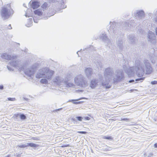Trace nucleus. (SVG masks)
I'll list each match as a JSON object with an SVG mask.
<instances>
[{
  "mask_svg": "<svg viewBox=\"0 0 157 157\" xmlns=\"http://www.w3.org/2000/svg\"><path fill=\"white\" fill-rule=\"evenodd\" d=\"M75 119H73V118L71 119V120L74 123V124H75Z\"/></svg>",
  "mask_w": 157,
  "mask_h": 157,
  "instance_id": "nucleus-48",
  "label": "nucleus"
},
{
  "mask_svg": "<svg viewBox=\"0 0 157 157\" xmlns=\"http://www.w3.org/2000/svg\"><path fill=\"white\" fill-rule=\"evenodd\" d=\"M87 82L81 75H79V86L85 87L86 85Z\"/></svg>",
  "mask_w": 157,
  "mask_h": 157,
  "instance_id": "nucleus-12",
  "label": "nucleus"
},
{
  "mask_svg": "<svg viewBox=\"0 0 157 157\" xmlns=\"http://www.w3.org/2000/svg\"><path fill=\"white\" fill-rule=\"evenodd\" d=\"M46 71L45 76H44V78H47L48 80H51L54 74V71L49 69L48 68H47Z\"/></svg>",
  "mask_w": 157,
  "mask_h": 157,
  "instance_id": "nucleus-11",
  "label": "nucleus"
},
{
  "mask_svg": "<svg viewBox=\"0 0 157 157\" xmlns=\"http://www.w3.org/2000/svg\"><path fill=\"white\" fill-rule=\"evenodd\" d=\"M130 120L129 118H121L120 121H130Z\"/></svg>",
  "mask_w": 157,
  "mask_h": 157,
  "instance_id": "nucleus-37",
  "label": "nucleus"
},
{
  "mask_svg": "<svg viewBox=\"0 0 157 157\" xmlns=\"http://www.w3.org/2000/svg\"><path fill=\"white\" fill-rule=\"evenodd\" d=\"M124 70L129 77L133 76L135 71L137 76L140 77H142L145 72L144 65L139 59L135 61V67H130Z\"/></svg>",
  "mask_w": 157,
  "mask_h": 157,
  "instance_id": "nucleus-1",
  "label": "nucleus"
},
{
  "mask_svg": "<svg viewBox=\"0 0 157 157\" xmlns=\"http://www.w3.org/2000/svg\"><path fill=\"white\" fill-rule=\"evenodd\" d=\"M134 16L136 17H138L139 18L143 17L144 16V14L143 10H140L137 13L134 14Z\"/></svg>",
  "mask_w": 157,
  "mask_h": 157,
  "instance_id": "nucleus-18",
  "label": "nucleus"
},
{
  "mask_svg": "<svg viewBox=\"0 0 157 157\" xmlns=\"http://www.w3.org/2000/svg\"><path fill=\"white\" fill-rule=\"evenodd\" d=\"M90 119V118L88 117H84V120H89Z\"/></svg>",
  "mask_w": 157,
  "mask_h": 157,
  "instance_id": "nucleus-41",
  "label": "nucleus"
},
{
  "mask_svg": "<svg viewBox=\"0 0 157 157\" xmlns=\"http://www.w3.org/2000/svg\"><path fill=\"white\" fill-rule=\"evenodd\" d=\"M20 118L21 120H24L26 119V117L24 114L20 113Z\"/></svg>",
  "mask_w": 157,
  "mask_h": 157,
  "instance_id": "nucleus-31",
  "label": "nucleus"
},
{
  "mask_svg": "<svg viewBox=\"0 0 157 157\" xmlns=\"http://www.w3.org/2000/svg\"><path fill=\"white\" fill-rule=\"evenodd\" d=\"M155 31H156V35H157V28H156V29Z\"/></svg>",
  "mask_w": 157,
  "mask_h": 157,
  "instance_id": "nucleus-56",
  "label": "nucleus"
},
{
  "mask_svg": "<svg viewBox=\"0 0 157 157\" xmlns=\"http://www.w3.org/2000/svg\"><path fill=\"white\" fill-rule=\"evenodd\" d=\"M100 38L103 41L106 40L108 39L107 36L105 34H102Z\"/></svg>",
  "mask_w": 157,
  "mask_h": 157,
  "instance_id": "nucleus-26",
  "label": "nucleus"
},
{
  "mask_svg": "<svg viewBox=\"0 0 157 157\" xmlns=\"http://www.w3.org/2000/svg\"><path fill=\"white\" fill-rule=\"evenodd\" d=\"M125 24H127L128 25V26H129V24H128L127 22H125Z\"/></svg>",
  "mask_w": 157,
  "mask_h": 157,
  "instance_id": "nucleus-59",
  "label": "nucleus"
},
{
  "mask_svg": "<svg viewBox=\"0 0 157 157\" xmlns=\"http://www.w3.org/2000/svg\"><path fill=\"white\" fill-rule=\"evenodd\" d=\"M67 85V87H71L73 86V84L71 83H68V82L66 84H65Z\"/></svg>",
  "mask_w": 157,
  "mask_h": 157,
  "instance_id": "nucleus-35",
  "label": "nucleus"
},
{
  "mask_svg": "<svg viewBox=\"0 0 157 157\" xmlns=\"http://www.w3.org/2000/svg\"><path fill=\"white\" fill-rule=\"evenodd\" d=\"M76 118L78 120V117H77Z\"/></svg>",
  "mask_w": 157,
  "mask_h": 157,
  "instance_id": "nucleus-63",
  "label": "nucleus"
},
{
  "mask_svg": "<svg viewBox=\"0 0 157 157\" xmlns=\"http://www.w3.org/2000/svg\"><path fill=\"white\" fill-rule=\"evenodd\" d=\"M85 73L88 78L90 77L92 74V69L90 68H87L85 70Z\"/></svg>",
  "mask_w": 157,
  "mask_h": 157,
  "instance_id": "nucleus-19",
  "label": "nucleus"
},
{
  "mask_svg": "<svg viewBox=\"0 0 157 157\" xmlns=\"http://www.w3.org/2000/svg\"><path fill=\"white\" fill-rule=\"evenodd\" d=\"M7 68H8V70L10 71H12L13 70L9 66L7 65Z\"/></svg>",
  "mask_w": 157,
  "mask_h": 157,
  "instance_id": "nucleus-38",
  "label": "nucleus"
},
{
  "mask_svg": "<svg viewBox=\"0 0 157 157\" xmlns=\"http://www.w3.org/2000/svg\"><path fill=\"white\" fill-rule=\"evenodd\" d=\"M8 29H12V28L11 27V25H9V27L8 28Z\"/></svg>",
  "mask_w": 157,
  "mask_h": 157,
  "instance_id": "nucleus-49",
  "label": "nucleus"
},
{
  "mask_svg": "<svg viewBox=\"0 0 157 157\" xmlns=\"http://www.w3.org/2000/svg\"><path fill=\"white\" fill-rule=\"evenodd\" d=\"M47 67H44L40 69L36 75V78H44V76H45V73L47 71Z\"/></svg>",
  "mask_w": 157,
  "mask_h": 157,
  "instance_id": "nucleus-10",
  "label": "nucleus"
},
{
  "mask_svg": "<svg viewBox=\"0 0 157 157\" xmlns=\"http://www.w3.org/2000/svg\"><path fill=\"white\" fill-rule=\"evenodd\" d=\"M78 101V99H71L68 102H72V103L75 104H78V102H75L76 101Z\"/></svg>",
  "mask_w": 157,
  "mask_h": 157,
  "instance_id": "nucleus-28",
  "label": "nucleus"
},
{
  "mask_svg": "<svg viewBox=\"0 0 157 157\" xmlns=\"http://www.w3.org/2000/svg\"><path fill=\"white\" fill-rule=\"evenodd\" d=\"M124 67H125V65L123 66V68L124 69Z\"/></svg>",
  "mask_w": 157,
  "mask_h": 157,
  "instance_id": "nucleus-62",
  "label": "nucleus"
},
{
  "mask_svg": "<svg viewBox=\"0 0 157 157\" xmlns=\"http://www.w3.org/2000/svg\"><path fill=\"white\" fill-rule=\"evenodd\" d=\"M62 109V108H59V109H56V110H55L53 111V112H54V111H56V112H57L58 111H59L61 109Z\"/></svg>",
  "mask_w": 157,
  "mask_h": 157,
  "instance_id": "nucleus-45",
  "label": "nucleus"
},
{
  "mask_svg": "<svg viewBox=\"0 0 157 157\" xmlns=\"http://www.w3.org/2000/svg\"><path fill=\"white\" fill-rule=\"evenodd\" d=\"M124 78V73L122 70H118L116 71V78L113 79L114 83L121 81Z\"/></svg>",
  "mask_w": 157,
  "mask_h": 157,
  "instance_id": "nucleus-6",
  "label": "nucleus"
},
{
  "mask_svg": "<svg viewBox=\"0 0 157 157\" xmlns=\"http://www.w3.org/2000/svg\"><path fill=\"white\" fill-rule=\"evenodd\" d=\"M74 81L76 84L77 86H78V76L75 77Z\"/></svg>",
  "mask_w": 157,
  "mask_h": 157,
  "instance_id": "nucleus-30",
  "label": "nucleus"
},
{
  "mask_svg": "<svg viewBox=\"0 0 157 157\" xmlns=\"http://www.w3.org/2000/svg\"><path fill=\"white\" fill-rule=\"evenodd\" d=\"M9 156H10V155H8L6 156L5 157H9Z\"/></svg>",
  "mask_w": 157,
  "mask_h": 157,
  "instance_id": "nucleus-60",
  "label": "nucleus"
},
{
  "mask_svg": "<svg viewBox=\"0 0 157 157\" xmlns=\"http://www.w3.org/2000/svg\"><path fill=\"white\" fill-rule=\"evenodd\" d=\"M50 3L49 2H44L41 6L43 9L46 10L48 9L50 6Z\"/></svg>",
  "mask_w": 157,
  "mask_h": 157,
  "instance_id": "nucleus-21",
  "label": "nucleus"
},
{
  "mask_svg": "<svg viewBox=\"0 0 157 157\" xmlns=\"http://www.w3.org/2000/svg\"><path fill=\"white\" fill-rule=\"evenodd\" d=\"M134 80H130L129 81V82L130 83H131V82H134Z\"/></svg>",
  "mask_w": 157,
  "mask_h": 157,
  "instance_id": "nucleus-51",
  "label": "nucleus"
},
{
  "mask_svg": "<svg viewBox=\"0 0 157 157\" xmlns=\"http://www.w3.org/2000/svg\"><path fill=\"white\" fill-rule=\"evenodd\" d=\"M154 147L155 148L157 147V143H155L154 145Z\"/></svg>",
  "mask_w": 157,
  "mask_h": 157,
  "instance_id": "nucleus-50",
  "label": "nucleus"
},
{
  "mask_svg": "<svg viewBox=\"0 0 157 157\" xmlns=\"http://www.w3.org/2000/svg\"><path fill=\"white\" fill-rule=\"evenodd\" d=\"M1 57L6 60H11V61L10 63V64L13 67L16 68L20 71L23 70L24 69L23 65L21 64V62L17 59L16 56H11L7 53H4L1 54Z\"/></svg>",
  "mask_w": 157,
  "mask_h": 157,
  "instance_id": "nucleus-2",
  "label": "nucleus"
},
{
  "mask_svg": "<svg viewBox=\"0 0 157 157\" xmlns=\"http://www.w3.org/2000/svg\"><path fill=\"white\" fill-rule=\"evenodd\" d=\"M55 1L56 2L59 3L61 4L60 9H64L66 7V6L64 4V0H56Z\"/></svg>",
  "mask_w": 157,
  "mask_h": 157,
  "instance_id": "nucleus-20",
  "label": "nucleus"
},
{
  "mask_svg": "<svg viewBox=\"0 0 157 157\" xmlns=\"http://www.w3.org/2000/svg\"><path fill=\"white\" fill-rule=\"evenodd\" d=\"M71 77L70 74H67L65 76H58L54 77L53 79V82L56 84L59 85L61 83L66 84L69 80Z\"/></svg>",
  "mask_w": 157,
  "mask_h": 157,
  "instance_id": "nucleus-5",
  "label": "nucleus"
},
{
  "mask_svg": "<svg viewBox=\"0 0 157 157\" xmlns=\"http://www.w3.org/2000/svg\"><path fill=\"white\" fill-rule=\"evenodd\" d=\"M155 21L156 22H157V16L155 18Z\"/></svg>",
  "mask_w": 157,
  "mask_h": 157,
  "instance_id": "nucleus-52",
  "label": "nucleus"
},
{
  "mask_svg": "<svg viewBox=\"0 0 157 157\" xmlns=\"http://www.w3.org/2000/svg\"><path fill=\"white\" fill-rule=\"evenodd\" d=\"M155 35L152 32L149 31L148 33V37L149 38V41L150 42H155Z\"/></svg>",
  "mask_w": 157,
  "mask_h": 157,
  "instance_id": "nucleus-13",
  "label": "nucleus"
},
{
  "mask_svg": "<svg viewBox=\"0 0 157 157\" xmlns=\"http://www.w3.org/2000/svg\"><path fill=\"white\" fill-rule=\"evenodd\" d=\"M29 6L33 10L38 9L40 6L39 0H31L29 3Z\"/></svg>",
  "mask_w": 157,
  "mask_h": 157,
  "instance_id": "nucleus-8",
  "label": "nucleus"
},
{
  "mask_svg": "<svg viewBox=\"0 0 157 157\" xmlns=\"http://www.w3.org/2000/svg\"><path fill=\"white\" fill-rule=\"evenodd\" d=\"M39 66V64L37 63H35L33 64L31 67V69L35 70Z\"/></svg>",
  "mask_w": 157,
  "mask_h": 157,
  "instance_id": "nucleus-23",
  "label": "nucleus"
},
{
  "mask_svg": "<svg viewBox=\"0 0 157 157\" xmlns=\"http://www.w3.org/2000/svg\"><path fill=\"white\" fill-rule=\"evenodd\" d=\"M0 2H1L2 3V1L0 0Z\"/></svg>",
  "mask_w": 157,
  "mask_h": 157,
  "instance_id": "nucleus-64",
  "label": "nucleus"
},
{
  "mask_svg": "<svg viewBox=\"0 0 157 157\" xmlns=\"http://www.w3.org/2000/svg\"><path fill=\"white\" fill-rule=\"evenodd\" d=\"M47 16L49 17L54 15L56 12L58 13L56 10H47Z\"/></svg>",
  "mask_w": 157,
  "mask_h": 157,
  "instance_id": "nucleus-22",
  "label": "nucleus"
},
{
  "mask_svg": "<svg viewBox=\"0 0 157 157\" xmlns=\"http://www.w3.org/2000/svg\"><path fill=\"white\" fill-rule=\"evenodd\" d=\"M23 98L25 100H27V98Z\"/></svg>",
  "mask_w": 157,
  "mask_h": 157,
  "instance_id": "nucleus-58",
  "label": "nucleus"
},
{
  "mask_svg": "<svg viewBox=\"0 0 157 157\" xmlns=\"http://www.w3.org/2000/svg\"><path fill=\"white\" fill-rule=\"evenodd\" d=\"M78 51H77V54L78 55Z\"/></svg>",
  "mask_w": 157,
  "mask_h": 157,
  "instance_id": "nucleus-61",
  "label": "nucleus"
},
{
  "mask_svg": "<svg viewBox=\"0 0 157 157\" xmlns=\"http://www.w3.org/2000/svg\"><path fill=\"white\" fill-rule=\"evenodd\" d=\"M13 13V10H1V12L2 18L4 20L11 17Z\"/></svg>",
  "mask_w": 157,
  "mask_h": 157,
  "instance_id": "nucleus-7",
  "label": "nucleus"
},
{
  "mask_svg": "<svg viewBox=\"0 0 157 157\" xmlns=\"http://www.w3.org/2000/svg\"><path fill=\"white\" fill-rule=\"evenodd\" d=\"M122 43L123 42L121 40L117 42L118 46L119 47L120 49H121L122 48Z\"/></svg>",
  "mask_w": 157,
  "mask_h": 157,
  "instance_id": "nucleus-29",
  "label": "nucleus"
},
{
  "mask_svg": "<svg viewBox=\"0 0 157 157\" xmlns=\"http://www.w3.org/2000/svg\"><path fill=\"white\" fill-rule=\"evenodd\" d=\"M113 69L108 67L106 68L104 72L105 78L106 80L105 82H102V85L105 86L106 88H110L111 86V85H108L113 74Z\"/></svg>",
  "mask_w": 157,
  "mask_h": 157,
  "instance_id": "nucleus-3",
  "label": "nucleus"
},
{
  "mask_svg": "<svg viewBox=\"0 0 157 157\" xmlns=\"http://www.w3.org/2000/svg\"><path fill=\"white\" fill-rule=\"evenodd\" d=\"M3 89V85L0 86V89L2 90Z\"/></svg>",
  "mask_w": 157,
  "mask_h": 157,
  "instance_id": "nucleus-46",
  "label": "nucleus"
},
{
  "mask_svg": "<svg viewBox=\"0 0 157 157\" xmlns=\"http://www.w3.org/2000/svg\"><path fill=\"white\" fill-rule=\"evenodd\" d=\"M82 99H87V98H85L83 97V98H79V100Z\"/></svg>",
  "mask_w": 157,
  "mask_h": 157,
  "instance_id": "nucleus-47",
  "label": "nucleus"
},
{
  "mask_svg": "<svg viewBox=\"0 0 157 157\" xmlns=\"http://www.w3.org/2000/svg\"><path fill=\"white\" fill-rule=\"evenodd\" d=\"M110 25L109 28V32H110L111 33H114L116 30L115 27L117 25L116 23L114 21L113 22L110 21Z\"/></svg>",
  "mask_w": 157,
  "mask_h": 157,
  "instance_id": "nucleus-14",
  "label": "nucleus"
},
{
  "mask_svg": "<svg viewBox=\"0 0 157 157\" xmlns=\"http://www.w3.org/2000/svg\"><path fill=\"white\" fill-rule=\"evenodd\" d=\"M8 99L9 101H15L16 100V99L15 98H8Z\"/></svg>",
  "mask_w": 157,
  "mask_h": 157,
  "instance_id": "nucleus-36",
  "label": "nucleus"
},
{
  "mask_svg": "<svg viewBox=\"0 0 157 157\" xmlns=\"http://www.w3.org/2000/svg\"><path fill=\"white\" fill-rule=\"evenodd\" d=\"M134 90H134V89H131V90H129V91L130 92H131L132 91H133Z\"/></svg>",
  "mask_w": 157,
  "mask_h": 157,
  "instance_id": "nucleus-53",
  "label": "nucleus"
},
{
  "mask_svg": "<svg viewBox=\"0 0 157 157\" xmlns=\"http://www.w3.org/2000/svg\"><path fill=\"white\" fill-rule=\"evenodd\" d=\"M28 21L29 22V23L27 24L26 25V26L27 27H30L32 25V18H30L28 19Z\"/></svg>",
  "mask_w": 157,
  "mask_h": 157,
  "instance_id": "nucleus-25",
  "label": "nucleus"
},
{
  "mask_svg": "<svg viewBox=\"0 0 157 157\" xmlns=\"http://www.w3.org/2000/svg\"><path fill=\"white\" fill-rule=\"evenodd\" d=\"M84 117H80L79 116V121H81L83 120H84Z\"/></svg>",
  "mask_w": 157,
  "mask_h": 157,
  "instance_id": "nucleus-42",
  "label": "nucleus"
},
{
  "mask_svg": "<svg viewBox=\"0 0 157 157\" xmlns=\"http://www.w3.org/2000/svg\"><path fill=\"white\" fill-rule=\"evenodd\" d=\"M23 6H24V7H25V6H25V3H24V4H23Z\"/></svg>",
  "mask_w": 157,
  "mask_h": 157,
  "instance_id": "nucleus-57",
  "label": "nucleus"
},
{
  "mask_svg": "<svg viewBox=\"0 0 157 157\" xmlns=\"http://www.w3.org/2000/svg\"><path fill=\"white\" fill-rule=\"evenodd\" d=\"M41 83L45 84H47L48 83V81L45 78H42L40 81Z\"/></svg>",
  "mask_w": 157,
  "mask_h": 157,
  "instance_id": "nucleus-27",
  "label": "nucleus"
},
{
  "mask_svg": "<svg viewBox=\"0 0 157 157\" xmlns=\"http://www.w3.org/2000/svg\"><path fill=\"white\" fill-rule=\"evenodd\" d=\"M48 18L47 17H44V19H45V20H46V19H48Z\"/></svg>",
  "mask_w": 157,
  "mask_h": 157,
  "instance_id": "nucleus-54",
  "label": "nucleus"
},
{
  "mask_svg": "<svg viewBox=\"0 0 157 157\" xmlns=\"http://www.w3.org/2000/svg\"><path fill=\"white\" fill-rule=\"evenodd\" d=\"M144 63L146 67V73L147 74H150L152 70V68L151 67V65L148 60L147 59L144 60Z\"/></svg>",
  "mask_w": 157,
  "mask_h": 157,
  "instance_id": "nucleus-9",
  "label": "nucleus"
},
{
  "mask_svg": "<svg viewBox=\"0 0 157 157\" xmlns=\"http://www.w3.org/2000/svg\"><path fill=\"white\" fill-rule=\"evenodd\" d=\"M34 70L32 69H30V68L27 69L24 71L25 74L29 77H31L33 75L34 73Z\"/></svg>",
  "mask_w": 157,
  "mask_h": 157,
  "instance_id": "nucleus-17",
  "label": "nucleus"
},
{
  "mask_svg": "<svg viewBox=\"0 0 157 157\" xmlns=\"http://www.w3.org/2000/svg\"><path fill=\"white\" fill-rule=\"evenodd\" d=\"M70 147V145L69 144H67L66 145H63L62 146V147Z\"/></svg>",
  "mask_w": 157,
  "mask_h": 157,
  "instance_id": "nucleus-44",
  "label": "nucleus"
},
{
  "mask_svg": "<svg viewBox=\"0 0 157 157\" xmlns=\"http://www.w3.org/2000/svg\"><path fill=\"white\" fill-rule=\"evenodd\" d=\"M20 113L16 114L13 115V117L15 119H17L18 118H20Z\"/></svg>",
  "mask_w": 157,
  "mask_h": 157,
  "instance_id": "nucleus-32",
  "label": "nucleus"
},
{
  "mask_svg": "<svg viewBox=\"0 0 157 157\" xmlns=\"http://www.w3.org/2000/svg\"><path fill=\"white\" fill-rule=\"evenodd\" d=\"M144 78H145V77H142V78H140L136 79V81H140L141 80H143L144 79Z\"/></svg>",
  "mask_w": 157,
  "mask_h": 157,
  "instance_id": "nucleus-39",
  "label": "nucleus"
},
{
  "mask_svg": "<svg viewBox=\"0 0 157 157\" xmlns=\"http://www.w3.org/2000/svg\"><path fill=\"white\" fill-rule=\"evenodd\" d=\"M34 12L33 14L32 10H26L25 15L27 17H33L34 22L37 23L38 20L43 16V12L42 10H34Z\"/></svg>",
  "mask_w": 157,
  "mask_h": 157,
  "instance_id": "nucleus-4",
  "label": "nucleus"
},
{
  "mask_svg": "<svg viewBox=\"0 0 157 157\" xmlns=\"http://www.w3.org/2000/svg\"><path fill=\"white\" fill-rule=\"evenodd\" d=\"M28 145H29L30 147H36L38 146V145L35 143H28L27 145H26L25 144L20 145H18V146L19 147L21 148H25Z\"/></svg>",
  "mask_w": 157,
  "mask_h": 157,
  "instance_id": "nucleus-15",
  "label": "nucleus"
},
{
  "mask_svg": "<svg viewBox=\"0 0 157 157\" xmlns=\"http://www.w3.org/2000/svg\"><path fill=\"white\" fill-rule=\"evenodd\" d=\"M10 9H11L10 5V4H8L3 7L2 10H10Z\"/></svg>",
  "mask_w": 157,
  "mask_h": 157,
  "instance_id": "nucleus-24",
  "label": "nucleus"
},
{
  "mask_svg": "<svg viewBox=\"0 0 157 157\" xmlns=\"http://www.w3.org/2000/svg\"><path fill=\"white\" fill-rule=\"evenodd\" d=\"M98 80L94 79L91 80L90 82V86L92 89L95 88L98 85Z\"/></svg>",
  "mask_w": 157,
  "mask_h": 157,
  "instance_id": "nucleus-16",
  "label": "nucleus"
},
{
  "mask_svg": "<svg viewBox=\"0 0 157 157\" xmlns=\"http://www.w3.org/2000/svg\"><path fill=\"white\" fill-rule=\"evenodd\" d=\"M151 83L152 84H157V81H151Z\"/></svg>",
  "mask_w": 157,
  "mask_h": 157,
  "instance_id": "nucleus-40",
  "label": "nucleus"
},
{
  "mask_svg": "<svg viewBox=\"0 0 157 157\" xmlns=\"http://www.w3.org/2000/svg\"><path fill=\"white\" fill-rule=\"evenodd\" d=\"M129 40L131 41V42L132 43L134 42L133 40H134V37L133 36H132L129 35Z\"/></svg>",
  "mask_w": 157,
  "mask_h": 157,
  "instance_id": "nucleus-33",
  "label": "nucleus"
},
{
  "mask_svg": "<svg viewBox=\"0 0 157 157\" xmlns=\"http://www.w3.org/2000/svg\"><path fill=\"white\" fill-rule=\"evenodd\" d=\"M83 102V101H79V104H80L81 103H82Z\"/></svg>",
  "mask_w": 157,
  "mask_h": 157,
  "instance_id": "nucleus-55",
  "label": "nucleus"
},
{
  "mask_svg": "<svg viewBox=\"0 0 157 157\" xmlns=\"http://www.w3.org/2000/svg\"><path fill=\"white\" fill-rule=\"evenodd\" d=\"M102 138L103 139H109V140H112L113 139V138L111 136H104Z\"/></svg>",
  "mask_w": 157,
  "mask_h": 157,
  "instance_id": "nucleus-34",
  "label": "nucleus"
},
{
  "mask_svg": "<svg viewBox=\"0 0 157 157\" xmlns=\"http://www.w3.org/2000/svg\"><path fill=\"white\" fill-rule=\"evenodd\" d=\"M87 132L85 131H79V133L80 134H86Z\"/></svg>",
  "mask_w": 157,
  "mask_h": 157,
  "instance_id": "nucleus-43",
  "label": "nucleus"
}]
</instances>
